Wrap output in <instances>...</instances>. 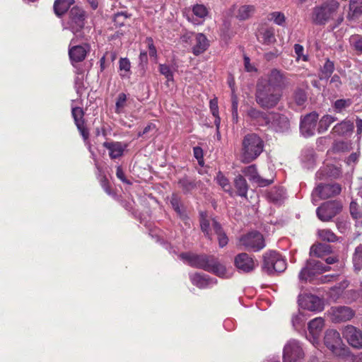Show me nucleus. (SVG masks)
<instances>
[{"label":"nucleus","instance_id":"63","mask_svg":"<svg viewBox=\"0 0 362 362\" xmlns=\"http://www.w3.org/2000/svg\"><path fill=\"white\" fill-rule=\"evenodd\" d=\"M193 153L194 157L199 160V163H200L199 160L203 158V151L201 147L196 146L193 148Z\"/></svg>","mask_w":362,"mask_h":362},{"label":"nucleus","instance_id":"26","mask_svg":"<svg viewBox=\"0 0 362 362\" xmlns=\"http://www.w3.org/2000/svg\"><path fill=\"white\" fill-rule=\"evenodd\" d=\"M103 146L109 150V156L112 159H116L123 155L127 145L119 141L104 142Z\"/></svg>","mask_w":362,"mask_h":362},{"label":"nucleus","instance_id":"44","mask_svg":"<svg viewBox=\"0 0 362 362\" xmlns=\"http://www.w3.org/2000/svg\"><path fill=\"white\" fill-rule=\"evenodd\" d=\"M119 70L121 71L120 76L122 78H129L131 68V64L127 58H121L119 62Z\"/></svg>","mask_w":362,"mask_h":362},{"label":"nucleus","instance_id":"52","mask_svg":"<svg viewBox=\"0 0 362 362\" xmlns=\"http://www.w3.org/2000/svg\"><path fill=\"white\" fill-rule=\"evenodd\" d=\"M351 45L354 49L360 52H362V36L359 35H351L349 38Z\"/></svg>","mask_w":362,"mask_h":362},{"label":"nucleus","instance_id":"51","mask_svg":"<svg viewBox=\"0 0 362 362\" xmlns=\"http://www.w3.org/2000/svg\"><path fill=\"white\" fill-rule=\"evenodd\" d=\"M159 71L166 78L168 82L173 81V71L169 65L165 64H160Z\"/></svg>","mask_w":362,"mask_h":362},{"label":"nucleus","instance_id":"54","mask_svg":"<svg viewBox=\"0 0 362 362\" xmlns=\"http://www.w3.org/2000/svg\"><path fill=\"white\" fill-rule=\"evenodd\" d=\"M171 205L173 209L177 213V214L182 218H185V215L184 212L182 211L180 207V203L177 199V197L173 195L170 200Z\"/></svg>","mask_w":362,"mask_h":362},{"label":"nucleus","instance_id":"1","mask_svg":"<svg viewBox=\"0 0 362 362\" xmlns=\"http://www.w3.org/2000/svg\"><path fill=\"white\" fill-rule=\"evenodd\" d=\"M180 257L185 262L192 267L211 272L221 278H228L230 276L226 267L221 264L214 256L187 252L180 254Z\"/></svg>","mask_w":362,"mask_h":362},{"label":"nucleus","instance_id":"55","mask_svg":"<svg viewBox=\"0 0 362 362\" xmlns=\"http://www.w3.org/2000/svg\"><path fill=\"white\" fill-rule=\"evenodd\" d=\"M262 39L264 43L270 44L275 41L274 30L271 28L265 30L262 33Z\"/></svg>","mask_w":362,"mask_h":362},{"label":"nucleus","instance_id":"64","mask_svg":"<svg viewBox=\"0 0 362 362\" xmlns=\"http://www.w3.org/2000/svg\"><path fill=\"white\" fill-rule=\"evenodd\" d=\"M330 83H333L336 88H339V86L341 85V81L339 76H338L337 74H334V76H332L330 80Z\"/></svg>","mask_w":362,"mask_h":362},{"label":"nucleus","instance_id":"39","mask_svg":"<svg viewBox=\"0 0 362 362\" xmlns=\"http://www.w3.org/2000/svg\"><path fill=\"white\" fill-rule=\"evenodd\" d=\"M255 6L252 5L241 6L238 11L236 17L240 20H246L255 13Z\"/></svg>","mask_w":362,"mask_h":362},{"label":"nucleus","instance_id":"5","mask_svg":"<svg viewBox=\"0 0 362 362\" xmlns=\"http://www.w3.org/2000/svg\"><path fill=\"white\" fill-rule=\"evenodd\" d=\"M242 146V160L246 163L255 160L264 150V141L256 134H247L243 140Z\"/></svg>","mask_w":362,"mask_h":362},{"label":"nucleus","instance_id":"32","mask_svg":"<svg viewBox=\"0 0 362 362\" xmlns=\"http://www.w3.org/2000/svg\"><path fill=\"white\" fill-rule=\"evenodd\" d=\"M286 198V191L284 187H275L268 193V199L274 204H281Z\"/></svg>","mask_w":362,"mask_h":362},{"label":"nucleus","instance_id":"11","mask_svg":"<svg viewBox=\"0 0 362 362\" xmlns=\"http://www.w3.org/2000/svg\"><path fill=\"white\" fill-rule=\"evenodd\" d=\"M304 356V351L298 340L291 339L285 344L283 351L284 362H302Z\"/></svg>","mask_w":362,"mask_h":362},{"label":"nucleus","instance_id":"21","mask_svg":"<svg viewBox=\"0 0 362 362\" xmlns=\"http://www.w3.org/2000/svg\"><path fill=\"white\" fill-rule=\"evenodd\" d=\"M269 124L267 126L276 132H284L290 127L288 119L279 113H269Z\"/></svg>","mask_w":362,"mask_h":362},{"label":"nucleus","instance_id":"17","mask_svg":"<svg viewBox=\"0 0 362 362\" xmlns=\"http://www.w3.org/2000/svg\"><path fill=\"white\" fill-rule=\"evenodd\" d=\"M285 81L286 77L284 74L277 69H273L268 74L267 78H260L257 83L268 85L281 90L282 87L285 84Z\"/></svg>","mask_w":362,"mask_h":362},{"label":"nucleus","instance_id":"18","mask_svg":"<svg viewBox=\"0 0 362 362\" xmlns=\"http://www.w3.org/2000/svg\"><path fill=\"white\" fill-rule=\"evenodd\" d=\"M71 114L74 117V122L77 127L78 130L79 131L83 140L87 143V144L88 146L89 151L93 155V153L91 151L90 144L88 142L89 132L85 126L84 119H83V116H84L83 110L81 107H72Z\"/></svg>","mask_w":362,"mask_h":362},{"label":"nucleus","instance_id":"61","mask_svg":"<svg viewBox=\"0 0 362 362\" xmlns=\"http://www.w3.org/2000/svg\"><path fill=\"white\" fill-rule=\"evenodd\" d=\"M356 135L358 136V138L361 137L362 134V119L359 117H356Z\"/></svg>","mask_w":362,"mask_h":362},{"label":"nucleus","instance_id":"35","mask_svg":"<svg viewBox=\"0 0 362 362\" xmlns=\"http://www.w3.org/2000/svg\"><path fill=\"white\" fill-rule=\"evenodd\" d=\"M213 230L218 236V241L219 247H223L228 243V238L224 231L223 230L221 226L216 221H212Z\"/></svg>","mask_w":362,"mask_h":362},{"label":"nucleus","instance_id":"29","mask_svg":"<svg viewBox=\"0 0 362 362\" xmlns=\"http://www.w3.org/2000/svg\"><path fill=\"white\" fill-rule=\"evenodd\" d=\"M195 41V45L192 47V52L197 56L206 51L209 46V43L206 37L202 33L196 35Z\"/></svg>","mask_w":362,"mask_h":362},{"label":"nucleus","instance_id":"25","mask_svg":"<svg viewBox=\"0 0 362 362\" xmlns=\"http://www.w3.org/2000/svg\"><path fill=\"white\" fill-rule=\"evenodd\" d=\"M247 116L252 122L259 126H267L269 124V114H267L255 107H250L247 111Z\"/></svg>","mask_w":362,"mask_h":362},{"label":"nucleus","instance_id":"2","mask_svg":"<svg viewBox=\"0 0 362 362\" xmlns=\"http://www.w3.org/2000/svg\"><path fill=\"white\" fill-rule=\"evenodd\" d=\"M86 12L78 6H74L69 12V19L64 23V29L69 30L76 37L88 40L90 28L85 26Z\"/></svg>","mask_w":362,"mask_h":362},{"label":"nucleus","instance_id":"56","mask_svg":"<svg viewBox=\"0 0 362 362\" xmlns=\"http://www.w3.org/2000/svg\"><path fill=\"white\" fill-rule=\"evenodd\" d=\"M294 98H295V100H296V103L298 105H303L307 99L306 95L301 90H299L296 92Z\"/></svg>","mask_w":362,"mask_h":362},{"label":"nucleus","instance_id":"33","mask_svg":"<svg viewBox=\"0 0 362 362\" xmlns=\"http://www.w3.org/2000/svg\"><path fill=\"white\" fill-rule=\"evenodd\" d=\"M234 185L237 189L238 195L242 197H246L248 190V185L243 175H239L236 176L234 180Z\"/></svg>","mask_w":362,"mask_h":362},{"label":"nucleus","instance_id":"20","mask_svg":"<svg viewBox=\"0 0 362 362\" xmlns=\"http://www.w3.org/2000/svg\"><path fill=\"white\" fill-rule=\"evenodd\" d=\"M342 334L351 346L362 349V332L360 329L353 325H346Z\"/></svg>","mask_w":362,"mask_h":362},{"label":"nucleus","instance_id":"8","mask_svg":"<svg viewBox=\"0 0 362 362\" xmlns=\"http://www.w3.org/2000/svg\"><path fill=\"white\" fill-rule=\"evenodd\" d=\"M330 267L322 262L310 258L307 260L305 266L300 270L298 277L300 281H312L313 278L323 272L329 271Z\"/></svg>","mask_w":362,"mask_h":362},{"label":"nucleus","instance_id":"16","mask_svg":"<svg viewBox=\"0 0 362 362\" xmlns=\"http://www.w3.org/2000/svg\"><path fill=\"white\" fill-rule=\"evenodd\" d=\"M74 43L75 38H73L69 47V56L72 64L83 61L90 51V45L88 43L79 45H74Z\"/></svg>","mask_w":362,"mask_h":362},{"label":"nucleus","instance_id":"9","mask_svg":"<svg viewBox=\"0 0 362 362\" xmlns=\"http://www.w3.org/2000/svg\"><path fill=\"white\" fill-rule=\"evenodd\" d=\"M341 191V185L338 183L320 184L313 191L312 202L316 205L320 199H328L339 194Z\"/></svg>","mask_w":362,"mask_h":362},{"label":"nucleus","instance_id":"48","mask_svg":"<svg viewBox=\"0 0 362 362\" xmlns=\"http://www.w3.org/2000/svg\"><path fill=\"white\" fill-rule=\"evenodd\" d=\"M332 148L337 153L346 152L351 149V143L344 141H336L333 144Z\"/></svg>","mask_w":362,"mask_h":362},{"label":"nucleus","instance_id":"22","mask_svg":"<svg viewBox=\"0 0 362 362\" xmlns=\"http://www.w3.org/2000/svg\"><path fill=\"white\" fill-rule=\"evenodd\" d=\"M192 284L201 289L209 288L217 284V279L202 273L189 274Z\"/></svg>","mask_w":362,"mask_h":362},{"label":"nucleus","instance_id":"47","mask_svg":"<svg viewBox=\"0 0 362 362\" xmlns=\"http://www.w3.org/2000/svg\"><path fill=\"white\" fill-rule=\"evenodd\" d=\"M269 20L273 21L275 24L284 26L286 23V17L284 14L279 11H274L269 14Z\"/></svg>","mask_w":362,"mask_h":362},{"label":"nucleus","instance_id":"60","mask_svg":"<svg viewBox=\"0 0 362 362\" xmlns=\"http://www.w3.org/2000/svg\"><path fill=\"white\" fill-rule=\"evenodd\" d=\"M244 66L245 70L248 72L256 71V69L250 64V58L246 55L244 56Z\"/></svg>","mask_w":362,"mask_h":362},{"label":"nucleus","instance_id":"27","mask_svg":"<svg viewBox=\"0 0 362 362\" xmlns=\"http://www.w3.org/2000/svg\"><path fill=\"white\" fill-rule=\"evenodd\" d=\"M354 122L351 120L344 119L335 124L332 129V134L337 136H344L351 134L354 131Z\"/></svg>","mask_w":362,"mask_h":362},{"label":"nucleus","instance_id":"34","mask_svg":"<svg viewBox=\"0 0 362 362\" xmlns=\"http://www.w3.org/2000/svg\"><path fill=\"white\" fill-rule=\"evenodd\" d=\"M74 3V0H55L53 6L55 14L57 16H62Z\"/></svg>","mask_w":362,"mask_h":362},{"label":"nucleus","instance_id":"37","mask_svg":"<svg viewBox=\"0 0 362 362\" xmlns=\"http://www.w3.org/2000/svg\"><path fill=\"white\" fill-rule=\"evenodd\" d=\"M362 14V0H350L348 17L353 18Z\"/></svg>","mask_w":362,"mask_h":362},{"label":"nucleus","instance_id":"31","mask_svg":"<svg viewBox=\"0 0 362 362\" xmlns=\"http://www.w3.org/2000/svg\"><path fill=\"white\" fill-rule=\"evenodd\" d=\"M212 221H216L214 218H209L206 212H200V226L202 232L205 234L206 237L211 240V230H213Z\"/></svg>","mask_w":362,"mask_h":362},{"label":"nucleus","instance_id":"7","mask_svg":"<svg viewBox=\"0 0 362 362\" xmlns=\"http://www.w3.org/2000/svg\"><path fill=\"white\" fill-rule=\"evenodd\" d=\"M286 268V260L276 252L271 251L264 255L262 269L268 274L280 273Z\"/></svg>","mask_w":362,"mask_h":362},{"label":"nucleus","instance_id":"38","mask_svg":"<svg viewBox=\"0 0 362 362\" xmlns=\"http://www.w3.org/2000/svg\"><path fill=\"white\" fill-rule=\"evenodd\" d=\"M216 180L226 192H228L230 196H233V192L231 189L229 180L221 171L217 173Z\"/></svg>","mask_w":362,"mask_h":362},{"label":"nucleus","instance_id":"40","mask_svg":"<svg viewBox=\"0 0 362 362\" xmlns=\"http://www.w3.org/2000/svg\"><path fill=\"white\" fill-rule=\"evenodd\" d=\"M352 261L354 269L360 271L362 269V244H360L355 248Z\"/></svg>","mask_w":362,"mask_h":362},{"label":"nucleus","instance_id":"42","mask_svg":"<svg viewBox=\"0 0 362 362\" xmlns=\"http://www.w3.org/2000/svg\"><path fill=\"white\" fill-rule=\"evenodd\" d=\"M319 238L329 243H334L337 241V235L330 229H322L317 232Z\"/></svg>","mask_w":362,"mask_h":362},{"label":"nucleus","instance_id":"24","mask_svg":"<svg viewBox=\"0 0 362 362\" xmlns=\"http://www.w3.org/2000/svg\"><path fill=\"white\" fill-rule=\"evenodd\" d=\"M243 173L248 177L250 182L257 184L259 187H266L273 182V178L264 179L257 173L255 165H251L243 170Z\"/></svg>","mask_w":362,"mask_h":362},{"label":"nucleus","instance_id":"30","mask_svg":"<svg viewBox=\"0 0 362 362\" xmlns=\"http://www.w3.org/2000/svg\"><path fill=\"white\" fill-rule=\"evenodd\" d=\"M332 252L329 245L325 243H317L310 247V255L311 257H323Z\"/></svg>","mask_w":362,"mask_h":362},{"label":"nucleus","instance_id":"45","mask_svg":"<svg viewBox=\"0 0 362 362\" xmlns=\"http://www.w3.org/2000/svg\"><path fill=\"white\" fill-rule=\"evenodd\" d=\"M352 102L350 99H339L332 105L334 111L337 113H341L344 110L349 107Z\"/></svg>","mask_w":362,"mask_h":362},{"label":"nucleus","instance_id":"41","mask_svg":"<svg viewBox=\"0 0 362 362\" xmlns=\"http://www.w3.org/2000/svg\"><path fill=\"white\" fill-rule=\"evenodd\" d=\"M334 71V64L332 61L327 59L324 65L321 68V76L320 78L327 79L329 78Z\"/></svg>","mask_w":362,"mask_h":362},{"label":"nucleus","instance_id":"15","mask_svg":"<svg viewBox=\"0 0 362 362\" xmlns=\"http://www.w3.org/2000/svg\"><path fill=\"white\" fill-rule=\"evenodd\" d=\"M298 305L305 310L319 312L323 310L322 300L316 296L312 294H300L298 296Z\"/></svg>","mask_w":362,"mask_h":362},{"label":"nucleus","instance_id":"3","mask_svg":"<svg viewBox=\"0 0 362 362\" xmlns=\"http://www.w3.org/2000/svg\"><path fill=\"white\" fill-rule=\"evenodd\" d=\"M282 98V90L268 85L257 84L256 103L263 109L275 107Z\"/></svg>","mask_w":362,"mask_h":362},{"label":"nucleus","instance_id":"50","mask_svg":"<svg viewBox=\"0 0 362 362\" xmlns=\"http://www.w3.org/2000/svg\"><path fill=\"white\" fill-rule=\"evenodd\" d=\"M127 95L124 93H121L118 95L117 101L115 103V112L119 114L122 112V110L126 105Z\"/></svg>","mask_w":362,"mask_h":362},{"label":"nucleus","instance_id":"57","mask_svg":"<svg viewBox=\"0 0 362 362\" xmlns=\"http://www.w3.org/2000/svg\"><path fill=\"white\" fill-rule=\"evenodd\" d=\"M359 158V152H354L352 153L346 159V163L348 165L354 166L355 165Z\"/></svg>","mask_w":362,"mask_h":362},{"label":"nucleus","instance_id":"53","mask_svg":"<svg viewBox=\"0 0 362 362\" xmlns=\"http://www.w3.org/2000/svg\"><path fill=\"white\" fill-rule=\"evenodd\" d=\"M129 16H130L127 12H124V11L119 12L115 15L113 21L116 25L122 26V25H124L125 21Z\"/></svg>","mask_w":362,"mask_h":362},{"label":"nucleus","instance_id":"10","mask_svg":"<svg viewBox=\"0 0 362 362\" xmlns=\"http://www.w3.org/2000/svg\"><path fill=\"white\" fill-rule=\"evenodd\" d=\"M239 245L246 250L258 252L265 247V242L260 233L251 231L240 238Z\"/></svg>","mask_w":362,"mask_h":362},{"label":"nucleus","instance_id":"59","mask_svg":"<svg viewBox=\"0 0 362 362\" xmlns=\"http://www.w3.org/2000/svg\"><path fill=\"white\" fill-rule=\"evenodd\" d=\"M347 286H348V284L346 283V281H344L341 284V286L339 287L335 286V287L332 288L331 293H330V296L334 298V297L332 296L333 292H336V294H337L338 296L340 295L342 293L343 289H344Z\"/></svg>","mask_w":362,"mask_h":362},{"label":"nucleus","instance_id":"62","mask_svg":"<svg viewBox=\"0 0 362 362\" xmlns=\"http://www.w3.org/2000/svg\"><path fill=\"white\" fill-rule=\"evenodd\" d=\"M117 177L123 182L130 184V182L126 180L124 173L120 166H118L116 172Z\"/></svg>","mask_w":362,"mask_h":362},{"label":"nucleus","instance_id":"4","mask_svg":"<svg viewBox=\"0 0 362 362\" xmlns=\"http://www.w3.org/2000/svg\"><path fill=\"white\" fill-rule=\"evenodd\" d=\"M339 8V3L336 0H327L313 8L311 19L314 24L324 25L334 20Z\"/></svg>","mask_w":362,"mask_h":362},{"label":"nucleus","instance_id":"36","mask_svg":"<svg viewBox=\"0 0 362 362\" xmlns=\"http://www.w3.org/2000/svg\"><path fill=\"white\" fill-rule=\"evenodd\" d=\"M337 118L336 117L325 115L321 117L318 122L317 132L320 134L325 132L330 125L337 121Z\"/></svg>","mask_w":362,"mask_h":362},{"label":"nucleus","instance_id":"6","mask_svg":"<svg viewBox=\"0 0 362 362\" xmlns=\"http://www.w3.org/2000/svg\"><path fill=\"white\" fill-rule=\"evenodd\" d=\"M324 344L337 356L345 357L349 354V349L344 344L339 332L335 329L326 331Z\"/></svg>","mask_w":362,"mask_h":362},{"label":"nucleus","instance_id":"43","mask_svg":"<svg viewBox=\"0 0 362 362\" xmlns=\"http://www.w3.org/2000/svg\"><path fill=\"white\" fill-rule=\"evenodd\" d=\"M301 160L305 163V166L308 168L313 166L315 163V154L313 149L305 150L301 155Z\"/></svg>","mask_w":362,"mask_h":362},{"label":"nucleus","instance_id":"23","mask_svg":"<svg viewBox=\"0 0 362 362\" xmlns=\"http://www.w3.org/2000/svg\"><path fill=\"white\" fill-rule=\"evenodd\" d=\"M235 265L239 271L244 273L252 272L257 266L252 257L245 252L240 253L235 257Z\"/></svg>","mask_w":362,"mask_h":362},{"label":"nucleus","instance_id":"13","mask_svg":"<svg viewBox=\"0 0 362 362\" xmlns=\"http://www.w3.org/2000/svg\"><path fill=\"white\" fill-rule=\"evenodd\" d=\"M324 327L325 320L322 317H315L308 322V334L306 335V338L315 347L320 345V337Z\"/></svg>","mask_w":362,"mask_h":362},{"label":"nucleus","instance_id":"19","mask_svg":"<svg viewBox=\"0 0 362 362\" xmlns=\"http://www.w3.org/2000/svg\"><path fill=\"white\" fill-rule=\"evenodd\" d=\"M329 313L334 322L349 321L355 315V311L348 306L332 307Z\"/></svg>","mask_w":362,"mask_h":362},{"label":"nucleus","instance_id":"14","mask_svg":"<svg viewBox=\"0 0 362 362\" xmlns=\"http://www.w3.org/2000/svg\"><path fill=\"white\" fill-rule=\"evenodd\" d=\"M318 114L313 112L307 114L300 119V131L304 137H310L315 134Z\"/></svg>","mask_w":362,"mask_h":362},{"label":"nucleus","instance_id":"46","mask_svg":"<svg viewBox=\"0 0 362 362\" xmlns=\"http://www.w3.org/2000/svg\"><path fill=\"white\" fill-rule=\"evenodd\" d=\"M192 13L203 21L208 16L209 10L204 5L197 4L192 6Z\"/></svg>","mask_w":362,"mask_h":362},{"label":"nucleus","instance_id":"58","mask_svg":"<svg viewBox=\"0 0 362 362\" xmlns=\"http://www.w3.org/2000/svg\"><path fill=\"white\" fill-rule=\"evenodd\" d=\"M209 107L213 116H217V114H218V107L216 98H214L210 100Z\"/></svg>","mask_w":362,"mask_h":362},{"label":"nucleus","instance_id":"49","mask_svg":"<svg viewBox=\"0 0 362 362\" xmlns=\"http://www.w3.org/2000/svg\"><path fill=\"white\" fill-rule=\"evenodd\" d=\"M305 320L304 315L300 313L293 315L291 322L293 328L296 330L301 329L305 325Z\"/></svg>","mask_w":362,"mask_h":362},{"label":"nucleus","instance_id":"28","mask_svg":"<svg viewBox=\"0 0 362 362\" xmlns=\"http://www.w3.org/2000/svg\"><path fill=\"white\" fill-rule=\"evenodd\" d=\"M200 182L191 177L185 176L179 179L177 182L178 187L182 189L184 194H189L197 189Z\"/></svg>","mask_w":362,"mask_h":362},{"label":"nucleus","instance_id":"12","mask_svg":"<svg viewBox=\"0 0 362 362\" xmlns=\"http://www.w3.org/2000/svg\"><path fill=\"white\" fill-rule=\"evenodd\" d=\"M342 205L338 201L324 202L316 209L317 218L322 221H329L337 216L341 210Z\"/></svg>","mask_w":362,"mask_h":362}]
</instances>
